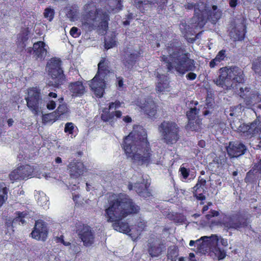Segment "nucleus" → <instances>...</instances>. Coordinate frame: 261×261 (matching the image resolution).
I'll return each mask as SVG.
<instances>
[{
  "mask_svg": "<svg viewBox=\"0 0 261 261\" xmlns=\"http://www.w3.org/2000/svg\"><path fill=\"white\" fill-rule=\"evenodd\" d=\"M179 171H180V174H181V176H182L183 178H184L185 179H186L189 176V174H190L189 169H187L184 167H180V168L179 169Z\"/></svg>",
  "mask_w": 261,
  "mask_h": 261,
  "instance_id": "nucleus-52",
  "label": "nucleus"
},
{
  "mask_svg": "<svg viewBox=\"0 0 261 261\" xmlns=\"http://www.w3.org/2000/svg\"><path fill=\"white\" fill-rule=\"evenodd\" d=\"M167 50L169 56H161L160 60L165 64L168 71L174 69L177 72L184 75L189 71L195 70V61L190 58V54L180 41L177 39L170 41L167 46Z\"/></svg>",
  "mask_w": 261,
  "mask_h": 261,
  "instance_id": "nucleus-3",
  "label": "nucleus"
},
{
  "mask_svg": "<svg viewBox=\"0 0 261 261\" xmlns=\"http://www.w3.org/2000/svg\"><path fill=\"white\" fill-rule=\"evenodd\" d=\"M219 239L217 238L216 244L212 248V251L218 260L223 259L226 256V252L219 246Z\"/></svg>",
  "mask_w": 261,
  "mask_h": 261,
  "instance_id": "nucleus-36",
  "label": "nucleus"
},
{
  "mask_svg": "<svg viewBox=\"0 0 261 261\" xmlns=\"http://www.w3.org/2000/svg\"><path fill=\"white\" fill-rule=\"evenodd\" d=\"M109 20V14L100 8H97L94 4L89 3L84 6L82 22L88 31H92L98 27L107 31Z\"/></svg>",
  "mask_w": 261,
  "mask_h": 261,
  "instance_id": "nucleus-4",
  "label": "nucleus"
},
{
  "mask_svg": "<svg viewBox=\"0 0 261 261\" xmlns=\"http://www.w3.org/2000/svg\"><path fill=\"white\" fill-rule=\"evenodd\" d=\"M164 142L167 144L175 143L179 139V127L173 121H164L159 126Z\"/></svg>",
  "mask_w": 261,
  "mask_h": 261,
  "instance_id": "nucleus-8",
  "label": "nucleus"
},
{
  "mask_svg": "<svg viewBox=\"0 0 261 261\" xmlns=\"http://www.w3.org/2000/svg\"><path fill=\"white\" fill-rule=\"evenodd\" d=\"M190 72L188 73L186 75V78L188 80L193 81L196 79L197 77V74L195 73H194L192 71H189Z\"/></svg>",
  "mask_w": 261,
  "mask_h": 261,
  "instance_id": "nucleus-57",
  "label": "nucleus"
},
{
  "mask_svg": "<svg viewBox=\"0 0 261 261\" xmlns=\"http://www.w3.org/2000/svg\"><path fill=\"white\" fill-rule=\"evenodd\" d=\"M178 256V249L176 246H170L168 251L167 257L171 261H176Z\"/></svg>",
  "mask_w": 261,
  "mask_h": 261,
  "instance_id": "nucleus-40",
  "label": "nucleus"
},
{
  "mask_svg": "<svg viewBox=\"0 0 261 261\" xmlns=\"http://www.w3.org/2000/svg\"><path fill=\"white\" fill-rule=\"evenodd\" d=\"M178 261H197L193 253H190L188 257H180Z\"/></svg>",
  "mask_w": 261,
  "mask_h": 261,
  "instance_id": "nucleus-51",
  "label": "nucleus"
},
{
  "mask_svg": "<svg viewBox=\"0 0 261 261\" xmlns=\"http://www.w3.org/2000/svg\"><path fill=\"white\" fill-rule=\"evenodd\" d=\"M75 126L72 122H67L65 124L64 132L65 133L70 135L71 138L75 137L76 134H74Z\"/></svg>",
  "mask_w": 261,
  "mask_h": 261,
  "instance_id": "nucleus-43",
  "label": "nucleus"
},
{
  "mask_svg": "<svg viewBox=\"0 0 261 261\" xmlns=\"http://www.w3.org/2000/svg\"><path fill=\"white\" fill-rule=\"evenodd\" d=\"M238 0H230L229 2V6L231 8H235L238 4Z\"/></svg>",
  "mask_w": 261,
  "mask_h": 261,
  "instance_id": "nucleus-61",
  "label": "nucleus"
},
{
  "mask_svg": "<svg viewBox=\"0 0 261 261\" xmlns=\"http://www.w3.org/2000/svg\"><path fill=\"white\" fill-rule=\"evenodd\" d=\"M156 77L158 79V82L156 85L155 89L158 92H164L169 87V78L167 75L158 73Z\"/></svg>",
  "mask_w": 261,
  "mask_h": 261,
  "instance_id": "nucleus-30",
  "label": "nucleus"
},
{
  "mask_svg": "<svg viewBox=\"0 0 261 261\" xmlns=\"http://www.w3.org/2000/svg\"><path fill=\"white\" fill-rule=\"evenodd\" d=\"M252 69L256 74L261 76V56L255 59L252 64Z\"/></svg>",
  "mask_w": 261,
  "mask_h": 261,
  "instance_id": "nucleus-42",
  "label": "nucleus"
},
{
  "mask_svg": "<svg viewBox=\"0 0 261 261\" xmlns=\"http://www.w3.org/2000/svg\"><path fill=\"white\" fill-rule=\"evenodd\" d=\"M69 88L70 92L75 96H81L85 92V89L82 82L80 81L71 83L69 85Z\"/></svg>",
  "mask_w": 261,
  "mask_h": 261,
  "instance_id": "nucleus-31",
  "label": "nucleus"
},
{
  "mask_svg": "<svg viewBox=\"0 0 261 261\" xmlns=\"http://www.w3.org/2000/svg\"><path fill=\"white\" fill-rule=\"evenodd\" d=\"M44 17L49 21H51L55 15V11L53 9L48 7L45 9L43 13Z\"/></svg>",
  "mask_w": 261,
  "mask_h": 261,
  "instance_id": "nucleus-45",
  "label": "nucleus"
},
{
  "mask_svg": "<svg viewBox=\"0 0 261 261\" xmlns=\"http://www.w3.org/2000/svg\"><path fill=\"white\" fill-rule=\"evenodd\" d=\"M20 167L22 169L21 172L22 173V174H21L22 176H20L19 177H23V179L32 177L35 170L34 166L26 164L25 165L20 166Z\"/></svg>",
  "mask_w": 261,
  "mask_h": 261,
  "instance_id": "nucleus-35",
  "label": "nucleus"
},
{
  "mask_svg": "<svg viewBox=\"0 0 261 261\" xmlns=\"http://www.w3.org/2000/svg\"><path fill=\"white\" fill-rule=\"evenodd\" d=\"M69 111V108L67 103H62L59 105L57 109L54 112L44 115L43 116V120L46 121L53 120L55 121L61 116L68 114Z\"/></svg>",
  "mask_w": 261,
  "mask_h": 261,
  "instance_id": "nucleus-21",
  "label": "nucleus"
},
{
  "mask_svg": "<svg viewBox=\"0 0 261 261\" xmlns=\"http://www.w3.org/2000/svg\"><path fill=\"white\" fill-rule=\"evenodd\" d=\"M8 193V189L5 186V184L0 182V207L7 200Z\"/></svg>",
  "mask_w": 261,
  "mask_h": 261,
  "instance_id": "nucleus-37",
  "label": "nucleus"
},
{
  "mask_svg": "<svg viewBox=\"0 0 261 261\" xmlns=\"http://www.w3.org/2000/svg\"><path fill=\"white\" fill-rule=\"evenodd\" d=\"M238 95L243 99L244 104L248 108H251L261 101V95L259 92L251 90L249 87L240 88Z\"/></svg>",
  "mask_w": 261,
  "mask_h": 261,
  "instance_id": "nucleus-13",
  "label": "nucleus"
},
{
  "mask_svg": "<svg viewBox=\"0 0 261 261\" xmlns=\"http://www.w3.org/2000/svg\"><path fill=\"white\" fill-rule=\"evenodd\" d=\"M123 121L125 123H128L132 121V119L129 116L127 115L123 117Z\"/></svg>",
  "mask_w": 261,
  "mask_h": 261,
  "instance_id": "nucleus-63",
  "label": "nucleus"
},
{
  "mask_svg": "<svg viewBox=\"0 0 261 261\" xmlns=\"http://www.w3.org/2000/svg\"><path fill=\"white\" fill-rule=\"evenodd\" d=\"M27 106L31 112L37 116L42 111V98L41 90L39 87H31L28 89L27 96L25 97Z\"/></svg>",
  "mask_w": 261,
  "mask_h": 261,
  "instance_id": "nucleus-9",
  "label": "nucleus"
},
{
  "mask_svg": "<svg viewBox=\"0 0 261 261\" xmlns=\"http://www.w3.org/2000/svg\"><path fill=\"white\" fill-rule=\"evenodd\" d=\"M150 184L144 179L141 182H137L134 185V189L136 193L143 198H148L151 196L149 189Z\"/></svg>",
  "mask_w": 261,
  "mask_h": 261,
  "instance_id": "nucleus-26",
  "label": "nucleus"
},
{
  "mask_svg": "<svg viewBox=\"0 0 261 261\" xmlns=\"http://www.w3.org/2000/svg\"><path fill=\"white\" fill-rule=\"evenodd\" d=\"M172 220L175 223L182 224L185 222L186 218L182 214L175 213L174 215H172Z\"/></svg>",
  "mask_w": 261,
  "mask_h": 261,
  "instance_id": "nucleus-44",
  "label": "nucleus"
},
{
  "mask_svg": "<svg viewBox=\"0 0 261 261\" xmlns=\"http://www.w3.org/2000/svg\"><path fill=\"white\" fill-rule=\"evenodd\" d=\"M220 215L219 212L216 211V210H211L210 211V213L208 214H206L205 215V218L207 220H210L212 218L217 217Z\"/></svg>",
  "mask_w": 261,
  "mask_h": 261,
  "instance_id": "nucleus-53",
  "label": "nucleus"
},
{
  "mask_svg": "<svg viewBox=\"0 0 261 261\" xmlns=\"http://www.w3.org/2000/svg\"><path fill=\"white\" fill-rule=\"evenodd\" d=\"M260 175V171L254 166L247 173L245 181L246 183L253 184L257 181Z\"/></svg>",
  "mask_w": 261,
  "mask_h": 261,
  "instance_id": "nucleus-32",
  "label": "nucleus"
},
{
  "mask_svg": "<svg viewBox=\"0 0 261 261\" xmlns=\"http://www.w3.org/2000/svg\"><path fill=\"white\" fill-rule=\"evenodd\" d=\"M192 19L190 25H187L186 23H182L180 25V30L182 33L184 35L186 39L188 41V38H190V36H194L196 32L195 30L202 29V28H192Z\"/></svg>",
  "mask_w": 261,
  "mask_h": 261,
  "instance_id": "nucleus-34",
  "label": "nucleus"
},
{
  "mask_svg": "<svg viewBox=\"0 0 261 261\" xmlns=\"http://www.w3.org/2000/svg\"><path fill=\"white\" fill-rule=\"evenodd\" d=\"M118 88V89H121L123 86V79L122 77L119 76L117 77Z\"/></svg>",
  "mask_w": 261,
  "mask_h": 261,
  "instance_id": "nucleus-59",
  "label": "nucleus"
},
{
  "mask_svg": "<svg viewBox=\"0 0 261 261\" xmlns=\"http://www.w3.org/2000/svg\"><path fill=\"white\" fill-rule=\"evenodd\" d=\"M222 224L227 229H239L248 226V218L240 211L229 215L224 214Z\"/></svg>",
  "mask_w": 261,
  "mask_h": 261,
  "instance_id": "nucleus-10",
  "label": "nucleus"
},
{
  "mask_svg": "<svg viewBox=\"0 0 261 261\" xmlns=\"http://www.w3.org/2000/svg\"><path fill=\"white\" fill-rule=\"evenodd\" d=\"M117 43L116 35L113 33L105 40V48L109 49L116 46Z\"/></svg>",
  "mask_w": 261,
  "mask_h": 261,
  "instance_id": "nucleus-38",
  "label": "nucleus"
},
{
  "mask_svg": "<svg viewBox=\"0 0 261 261\" xmlns=\"http://www.w3.org/2000/svg\"><path fill=\"white\" fill-rule=\"evenodd\" d=\"M218 73V76L214 80V82L224 89H233V84H243L245 82L244 71L236 66L221 67Z\"/></svg>",
  "mask_w": 261,
  "mask_h": 261,
  "instance_id": "nucleus-5",
  "label": "nucleus"
},
{
  "mask_svg": "<svg viewBox=\"0 0 261 261\" xmlns=\"http://www.w3.org/2000/svg\"><path fill=\"white\" fill-rule=\"evenodd\" d=\"M46 45L42 41H37L33 44L32 47H28L26 51L29 55L32 54L33 57L37 60L41 61L44 60L47 53Z\"/></svg>",
  "mask_w": 261,
  "mask_h": 261,
  "instance_id": "nucleus-18",
  "label": "nucleus"
},
{
  "mask_svg": "<svg viewBox=\"0 0 261 261\" xmlns=\"http://www.w3.org/2000/svg\"><path fill=\"white\" fill-rule=\"evenodd\" d=\"M71 177L77 178L82 175L84 172V164L76 159H73L67 166Z\"/></svg>",
  "mask_w": 261,
  "mask_h": 261,
  "instance_id": "nucleus-22",
  "label": "nucleus"
},
{
  "mask_svg": "<svg viewBox=\"0 0 261 261\" xmlns=\"http://www.w3.org/2000/svg\"><path fill=\"white\" fill-rule=\"evenodd\" d=\"M226 150L230 158H234L245 154L247 147L243 143L239 141L230 142Z\"/></svg>",
  "mask_w": 261,
  "mask_h": 261,
  "instance_id": "nucleus-19",
  "label": "nucleus"
},
{
  "mask_svg": "<svg viewBox=\"0 0 261 261\" xmlns=\"http://www.w3.org/2000/svg\"><path fill=\"white\" fill-rule=\"evenodd\" d=\"M70 34L74 38H77L80 36L81 32L77 28L73 27L70 30Z\"/></svg>",
  "mask_w": 261,
  "mask_h": 261,
  "instance_id": "nucleus-50",
  "label": "nucleus"
},
{
  "mask_svg": "<svg viewBox=\"0 0 261 261\" xmlns=\"http://www.w3.org/2000/svg\"><path fill=\"white\" fill-rule=\"evenodd\" d=\"M226 56V50L225 49H221L220 50L215 58L210 62V67L211 68H214L217 66L220 65V63L225 60Z\"/></svg>",
  "mask_w": 261,
  "mask_h": 261,
  "instance_id": "nucleus-33",
  "label": "nucleus"
},
{
  "mask_svg": "<svg viewBox=\"0 0 261 261\" xmlns=\"http://www.w3.org/2000/svg\"><path fill=\"white\" fill-rule=\"evenodd\" d=\"M19 39H20V41L18 45L20 46L22 49H24L26 46L25 42L28 40V34L25 35H21L19 37Z\"/></svg>",
  "mask_w": 261,
  "mask_h": 261,
  "instance_id": "nucleus-49",
  "label": "nucleus"
},
{
  "mask_svg": "<svg viewBox=\"0 0 261 261\" xmlns=\"http://www.w3.org/2000/svg\"><path fill=\"white\" fill-rule=\"evenodd\" d=\"M201 33V32L197 34L195 37L188 38V42L191 43H194L198 38Z\"/></svg>",
  "mask_w": 261,
  "mask_h": 261,
  "instance_id": "nucleus-60",
  "label": "nucleus"
},
{
  "mask_svg": "<svg viewBox=\"0 0 261 261\" xmlns=\"http://www.w3.org/2000/svg\"><path fill=\"white\" fill-rule=\"evenodd\" d=\"M21 170L22 169H21L20 166L13 170L9 174V177L10 180L13 181H15L17 180H23V177H19L20 176H22L21 175L22 174V173H21Z\"/></svg>",
  "mask_w": 261,
  "mask_h": 261,
  "instance_id": "nucleus-41",
  "label": "nucleus"
},
{
  "mask_svg": "<svg viewBox=\"0 0 261 261\" xmlns=\"http://www.w3.org/2000/svg\"><path fill=\"white\" fill-rule=\"evenodd\" d=\"M108 202V206L105 210L107 222L113 223L114 230L129 236L134 228H130L128 223L122 220L129 215L138 213L139 206L125 193H112Z\"/></svg>",
  "mask_w": 261,
  "mask_h": 261,
  "instance_id": "nucleus-1",
  "label": "nucleus"
},
{
  "mask_svg": "<svg viewBox=\"0 0 261 261\" xmlns=\"http://www.w3.org/2000/svg\"><path fill=\"white\" fill-rule=\"evenodd\" d=\"M76 232L85 247H90L95 241V233L87 224H81L76 227Z\"/></svg>",
  "mask_w": 261,
  "mask_h": 261,
  "instance_id": "nucleus-14",
  "label": "nucleus"
},
{
  "mask_svg": "<svg viewBox=\"0 0 261 261\" xmlns=\"http://www.w3.org/2000/svg\"><path fill=\"white\" fill-rule=\"evenodd\" d=\"M168 0H160L159 2H153L151 0H141L136 3V8L139 11L144 13L146 10L151 6L156 4L161 9L166 6Z\"/></svg>",
  "mask_w": 261,
  "mask_h": 261,
  "instance_id": "nucleus-24",
  "label": "nucleus"
},
{
  "mask_svg": "<svg viewBox=\"0 0 261 261\" xmlns=\"http://www.w3.org/2000/svg\"><path fill=\"white\" fill-rule=\"evenodd\" d=\"M141 109L149 117H154L157 113V105L152 99L145 100L142 106Z\"/></svg>",
  "mask_w": 261,
  "mask_h": 261,
  "instance_id": "nucleus-27",
  "label": "nucleus"
},
{
  "mask_svg": "<svg viewBox=\"0 0 261 261\" xmlns=\"http://www.w3.org/2000/svg\"><path fill=\"white\" fill-rule=\"evenodd\" d=\"M136 226L137 227L136 232L135 233L132 232L129 234V236H130L131 238L134 239L137 238L138 236L140 235L141 232L145 229L147 226L146 222L143 220H140L139 221L137 222V225Z\"/></svg>",
  "mask_w": 261,
  "mask_h": 261,
  "instance_id": "nucleus-39",
  "label": "nucleus"
},
{
  "mask_svg": "<svg viewBox=\"0 0 261 261\" xmlns=\"http://www.w3.org/2000/svg\"><path fill=\"white\" fill-rule=\"evenodd\" d=\"M188 9L194 10V14L192 18V28H203L206 23V20L204 16L203 7H206L202 2L188 3L186 5Z\"/></svg>",
  "mask_w": 261,
  "mask_h": 261,
  "instance_id": "nucleus-12",
  "label": "nucleus"
},
{
  "mask_svg": "<svg viewBox=\"0 0 261 261\" xmlns=\"http://www.w3.org/2000/svg\"><path fill=\"white\" fill-rule=\"evenodd\" d=\"M238 133L245 139H250L261 134V120L258 118L249 123H243L237 129Z\"/></svg>",
  "mask_w": 261,
  "mask_h": 261,
  "instance_id": "nucleus-11",
  "label": "nucleus"
},
{
  "mask_svg": "<svg viewBox=\"0 0 261 261\" xmlns=\"http://www.w3.org/2000/svg\"><path fill=\"white\" fill-rule=\"evenodd\" d=\"M246 33V26L244 22L236 24L229 32V36L234 41L244 40Z\"/></svg>",
  "mask_w": 261,
  "mask_h": 261,
  "instance_id": "nucleus-23",
  "label": "nucleus"
},
{
  "mask_svg": "<svg viewBox=\"0 0 261 261\" xmlns=\"http://www.w3.org/2000/svg\"><path fill=\"white\" fill-rule=\"evenodd\" d=\"M110 72L108 61L105 58H102L98 64L97 73L89 84L90 88L96 97L103 96L107 85L106 80Z\"/></svg>",
  "mask_w": 261,
  "mask_h": 261,
  "instance_id": "nucleus-6",
  "label": "nucleus"
},
{
  "mask_svg": "<svg viewBox=\"0 0 261 261\" xmlns=\"http://www.w3.org/2000/svg\"><path fill=\"white\" fill-rule=\"evenodd\" d=\"M206 182V180L204 178L199 179L193 189H204L203 187H205Z\"/></svg>",
  "mask_w": 261,
  "mask_h": 261,
  "instance_id": "nucleus-48",
  "label": "nucleus"
},
{
  "mask_svg": "<svg viewBox=\"0 0 261 261\" xmlns=\"http://www.w3.org/2000/svg\"><path fill=\"white\" fill-rule=\"evenodd\" d=\"M220 243L224 247H226L228 245L227 240L223 238H221L220 240Z\"/></svg>",
  "mask_w": 261,
  "mask_h": 261,
  "instance_id": "nucleus-62",
  "label": "nucleus"
},
{
  "mask_svg": "<svg viewBox=\"0 0 261 261\" xmlns=\"http://www.w3.org/2000/svg\"><path fill=\"white\" fill-rule=\"evenodd\" d=\"M193 195L197 200H204L205 199V196L203 194L204 189H193Z\"/></svg>",
  "mask_w": 261,
  "mask_h": 261,
  "instance_id": "nucleus-47",
  "label": "nucleus"
},
{
  "mask_svg": "<svg viewBox=\"0 0 261 261\" xmlns=\"http://www.w3.org/2000/svg\"><path fill=\"white\" fill-rule=\"evenodd\" d=\"M48 234L47 224L41 219L36 220L31 233L32 238L37 241L45 242L47 238Z\"/></svg>",
  "mask_w": 261,
  "mask_h": 261,
  "instance_id": "nucleus-15",
  "label": "nucleus"
},
{
  "mask_svg": "<svg viewBox=\"0 0 261 261\" xmlns=\"http://www.w3.org/2000/svg\"><path fill=\"white\" fill-rule=\"evenodd\" d=\"M15 217L13 219V221H19L22 224H23L25 222V220L24 218L27 216V214L26 212H21L19 211H17L15 213Z\"/></svg>",
  "mask_w": 261,
  "mask_h": 261,
  "instance_id": "nucleus-46",
  "label": "nucleus"
},
{
  "mask_svg": "<svg viewBox=\"0 0 261 261\" xmlns=\"http://www.w3.org/2000/svg\"><path fill=\"white\" fill-rule=\"evenodd\" d=\"M236 108H232V107H230L229 109H225V111H224V113H225V114L227 116H233L235 115L234 114V109Z\"/></svg>",
  "mask_w": 261,
  "mask_h": 261,
  "instance_id": "nucleus-56",
  "label": "nucleus"
},
{
  "mask_svg": "<svg viewBox=\"0 0 261 261\" xmlns=\"http://www.w3.org/2000/svg\"><path fill=\"white\" fill-rule=\"evenodd\" d=\"M147 246L148 252L152 257L159 256L165 248L163 242L158 238L150 239Z\"/></svg>",
  "mask_w": 261,
  "mask_h": 261,
  "instance_id": "nucleus-20",
  "label": "nucleus"
},
{
  "mask_svg": "<svg viewBox=\"0 0 261 261\" xmlns=\"http://www.w3.org/2000/svg\"><path fill=\"white\" fill-rule=\"evenodd\" d=\"M146 130L137 125L123 139L121 145L127 158L139 166L148 165L152 161V150Z\"/></svg>",
  "mask_w": 261,
  "mask_h": 261,
  "instance_id": "nucleus-2",
  "label": "nucleus"
},
{
  "mask_svg": "<svg viewBox=\"0 0 261 261\" xmlns=\"http://www.w3.org/2000/svg\"><path fill=\"white\" fill-rule=\"evenodd\" d=\"M67 15L71 19H74L76 16V12L73 10L70 9L68 11Z\"/></svg>",
  "mask_w": 261,
  "mask_h": 261,
  "instance_id": "nucleus-58",
  "label": "nucleus"
},
{
  "mask_svg": "<svg viewBox=\"0 0 261 261\" xmlns=\"http://www.w3.org/2000/svg\"><path fill=\"white\" fill-rule=\"evenodd\" d=\"M119 100H116L114 102H111L109 103L108 111H105L101 115V119L104 122H114V117L116 118H120L122 117V112L119 110H116L110 112L112 110H117L121 107V104Z\"/></svg>",
  "mask_w": 261,
  "mask_h": 261,
  "instance_id": "nucleus-16",
  "label": "nucleus"
},
{
  "mask_svg": "<svg viewBox=\"0 0 261 261\" xmlns=\"http://www.w3.org/2000/svg\"><path fill=\"white\" fill-rule=\"evenodd\" d=\"M56 106V102L53 100H48L46 102V107L48 110H54Z\"/></svg>",
  "mask_w": 261,
  "mask_h": 261,
  "instance_id": "nucleus-54",
  "label": "nucleus"
},
{
  "mask_svg": "<svg viewBox=\"0 0 261 261\" xmlns=\"http://www.w3.org/2000/svg\"><path fill=\"white\" fill-rule=\"evenodd\" d=\"M199 110L196 107L191 108L186 112L188 123L186 126L187 129L192 131H198L202 124L201 119L199 118Z\"/></svg>",
  "mask_w": 261,
  "mask_h": 261,
  "instance_id": "nucleus-17",
  "label": "nucleus"
},
{
  "mask_svg": "<svg viewBox=\"0 0 261 261\" xmlns=\"http://www.w3.org/2000/svg\"><path fill=\"white\" fill-rule=\"evenodd\" d=\"M212 205V203L211 202H208L207 205L203 206L202 209V213H204L206 211H207L209 208V206Z\"/></svg>",
  "mask_w": 261,
  "mask_h": 261,
  "instance_id": "nucleus-64",
  "label": "nucleus"
},
{
  "mask_svg": "<svg viewBox=\"0 0 261 261\" xmlns=\"http://www.w3.org/2000/svg\"><path fill=\"white\" fill-rule=\"evenodd\" d=\"M143 51L139 49L136 53H130L123 60L124 66L127 68H132L138 61L139 57L142 56Z\"/></svg>",
  "mask_w": 261,
  "mask_h": 261,
  "instance_id": "nucleus-29",
  "label": "nucleus"
},
{
  "mask_svg": "<svg viewBox=\"0 0 261 261\" xmlns=\"http://www.w3.org/2000/svg\"><path fill=\"white\" fill-rule=\"evenodd\" d=\"M62 61L59 58H53L47 64L48 74L53 80V85L59 88L64 84L66 77L61 67Z\"/></svg>",
  "mask_w": 261,
  "mask_h": 261,
  "instance_id": "nucleus-7",
  "label": "nucleus"
},
{
  "mask_svg": "<svg viewBox=\"0 0 261 261\" xmlns=\"http://www.w3.org/2000/svg\"><path fill=\"white\" fill-rule=\"evenodd\" d=\"M257 141L253 142L252 143V146L255 149L261 150V138L260 137H258Z\"/></svg>",
  "mask_w": 261,
  "mask_h": 261,
  "instance_id": "nucleus-55",
  "label": "nucleus"
},
{
  "mask_svg": "<svg viewBox=\"0 0 261 261\" xmlns=\"http://www.w3.org/2000/svg\"><path fill=\"white\" fill-rule=\"evenodd\" d=\"M205 8V7H203V10L204 11V16L206 21L207 20L212 23H216L222 16V11L218 9L216 5L212 6V10L206 9Z\"/></svg>",
  "mask_w": 261,
  "mask_h": 261,
  "instance_id": "nucleus-25",
  "label": "nucleus"
},
{
  "mask_svg": "<svg viewBox=\"0 0 261 261\" xmlns=\"http://www.w3.org/2000/svg\"><path fill=\"white\" fill-rule=\"evenodd\" d=\"M227 159L224 153L216 156L212 162L210 163V166L215 169V171H219L223 169L227 163Z\"/></svg>",
  "mask_w": 261,
  "mask_h": 261,
  "instance_id": "nucleus-28",
  "label": "nucleus"
}]
</instances>
